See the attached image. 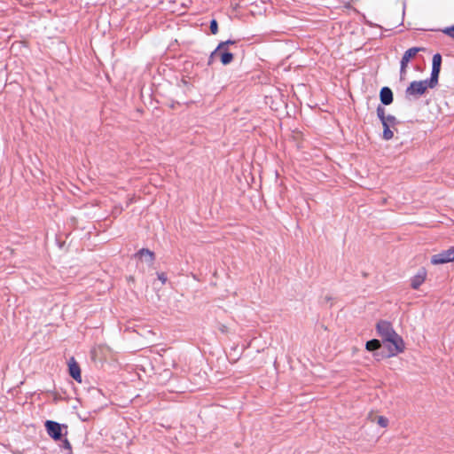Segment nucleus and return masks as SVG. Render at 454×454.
Masks as SVG:
<instances>
[{
  "label": "nucleus",
  "mask_w": 454,
  "mask_h": 454,
  "mask_svg": "<svg viewBox=\"0 0 454 454\" xmlns=\"http://www.w3.org/2000/svg\"><path fill=\"white\" fill-rule=\"evenodd\" d=\"M158 279L162 283L165 284L167 282V276L164 272H158L157 273Z\"/></svg>",
  "instance_id": "4be33fe9"
},
{
  "label": "nucleus",
  "mask_w": 454,
  "mask_h": 454,
  "mask_svg": "<svg viewBox=\"0 0 454 454\" xmlns=\"http://www.w3.org/2000/svg\"><path fill=\"white\" fill-rule=\"evenodd\" d=\"M68 370H69L70 376L74 380H75L78 382L82 381L80 367H79L78 364L74 361V358L70 359V362L68 364Z\"/></svg>",
  "instance_id": "1a4fd4ad"
},
{
  "label": "nucleus",
  "mask_w": 454,
  "mask_h": 454,
  "mask_svg": "<svg viewBox=\"0 0 454 454\" xmlns=\"http://www.w3.org/2000/svg\"><path fill=\"white\" fill-rule=\"evenodd\" d=\"M365 347L368 351H375V350H378L381 347V343L379 340L373 339V340H368L366 342Z\"/></svg>",
  "instance_id": "f8f14e48"
},
{
  "label": "nucleus",
  "mask_w": 454,
  "mask_h": 454,
  "mask_svg": "<svg viewBox=\"0 0 454 454\" xmlns=\"http://www.w3.org/2000/svg\"><path fill=\"white\" fill-rule=\"evenodd\" d=\"M427 277V271L425 269H420L418 273L411 278V286L413 289H419V287L424 283Z\"/></svg>",
  "instance_id": "0eeeda50"
},
{
  "label": "nucleus",
  "mask_w": 454,
  "mask_h": 454,
  "mask_svg": "<svg viewBox=\"0 0 454 454\" xmlns=\"http://www.w3.org/2000/svg\"><path fill=\"white\" fill-rule=\"evenodd\" d=\"M218 58L221 63L226 66L232 62L234 56L229 50H222L218 54Z\"/></svg>",
  "instance_id": "9b49d317"
},
{
  "label": "nucleus",
  "mask_w": 454,
  "mask_h": 454,
  "mask_svg": "<svg viewBox=\"0 0 454 454\" xmlns=\"http://www.w3.org/2000/svg\"><path fill=\"white\" fill-rule=\"evenodd\" d=\"M422 51H424V48L421 47H411L405 51L401 59L403 68H406L410 60Z\"/></svg>",
  "instance_id": "423d86ee"
},
{
  "label": "nucleus",
  "mask_w": 454,
  "mask_h": 454,
  "mask_svg": "<svg viewBox=\"0 0 454 454\" xmlns=\"http://www.w3.org/2000/svg\"><path fill=\"white\" fill-rule=\"evenodd\" d=\"M45 429L47 434L55 441L61 440L63 435L62 434V425L56 421L47 420L45 422Z\"/></svg>",
  "instance_id": "20e7f679"
},
{
  "label": "nucleus",
  "mask_w": 454,
  "mask_h": 454,
  "mask_svg": "<svg viewBox=\"0 0 454 454\" xmlns=\"http://www.w3.org/2000/svg\"><path fill=\"white\" fill-rule=\"evenodd\" d=\"M377 116L380 120L381 123H383V121H385V119L387 116L385 114V108L380 105H379L377 107Z\"/></svg>",
  "instance_id": "dca6fc26"
},
{
  "label": "nucleus",
  "mask_w": 454,
  "mask_h": 454,
  "mask_svg": "<svg viewBox=\"0 0 454 454\" xmlns=\"http://www.w3.org/2000/svg\"><path fill=\"white\" fill-rule=\"evenodd\" d=\"M382 126H383V135H382L383 139L390 140L391 138H393L394 133L390 129L391 126L387 125V123H386L385 121H383Z\"/></svg>",
  "instance_id": "ddd939ff"
},
{
  "label": "nucleus",
  "mask_w": 454,
  "mask_h": 454,
  "mask_svg": "<svg viewBox=\"0 0 454 454\" xmlns=\"http://www.w3.org/2000/svg\"><path fill=\"white\" fill-rule=\"evenodd\" d=\"M405 73H406V68H403L402 62H400V77H401V79H403Z\"/></svg>",
  "instance_id": "5701e85b"
},
{
  "label": "nucleus",
  "mask_w": 454,
  "mask_h": 454,
  "mask_svg": "<svg viewBox=\"0 0 454 454\" xmlns=\"http://www.w3.org/2000/svg\"><path fill=\"white\" fill-rule=\"evenodd\" d=\"M451 262H454V247H451L447 250L435 254L431 257V262L432 264L434 265L443 264Z\"/></svg>",
  "instance_id": "7ed1b4c3"
},
{
  "label": "nucleus",
  "mask_w": 454,
  "mask_h": 454,
  "mask_svg": "<svg viewBox=\"0 0 454 454\" xmlns=\"http://www.w3.org/2000/svg\"><path fill=\"white\" fill-rule=\"evenodd\" d=\"M383 343L388 350L387 356H395L403 352L405 348L403 338L396 333H395L391 338H387Z\"/></svg>",
  "instance_id": "f03ea898"
},
{
  "label": "nucleus",
  "mask_w": 454,
  "mask_h": 454,
  "mask_svg": "<svg viewBox=\"0 0 454 454\" xmlns=\"http://www.w3.org/2000/svg\"><path fill=\"white\" fill-rule=\"evenodd\" d=\"M209 28H210V31H211V33L213 35L217 34V32H218V24H217V21L215 20H212L210 21Z\"/></svg>",
  "instance_id": "aec40b11"
},
{
  "label": "nucleus",
  "mask_w": 454,
  "mask_h": 454,
  "mask_svg": "<svg viewBox=\"0 0 454 454\" xmlns=\"http://www.w3.org/2000/svg\"><path fill=\"white\" fill-rule=\"evenodd\" d=\"M60 448L67 450V454H73L71 443L67 438L62 440Z\"/></svg>",
  "instance_id": "2eb2a0df"
},
{
  "label": "nucleus",
  "mask_w": 454,
  "mask_h": 454,
  "mask_svg": "<svg viewBox=\"0 0 454 454\" xmlns=\"http://www.w3.org/2000/svg\"><path fill=\"white\" fill-rule=\"evenodd\" d=\"M380 102L382 105H384V106L390 105L394 100L393 92H392L391 89L387 86L381 88V90L380 91Z\"/></svg>",
  "instance_id": "6e6552de"
},
{
  "label": "nucleus",
  "mask_w": 454,
  "mask_h": 454,
  "mask_svg": "<svg viewBox=\"0 0 454 454\" xmlns=\"http://www.w3.org/2000/svg\"><path fill=\"white\" fill-rule=\"evenodd\" d=\"M443 34L447 35L450 38L454 39V25L447 27L442 30Z\"/></svg>",
  "instance_id": "6ab92c4d"
},
{
  "label": "nucleus",
  "mask_w": 454,
  "mask_h": 454,
  "mask_svg": "<svg viewBox=\"0 0 454 454\" xmlns=\"http://www.w3.org/2000/svg\"><path fill=\"white\" fill-rule=\"evenodd\" d=\"M235 41L233 40H227V41H223V42H221L219 43V44L217 45L216 47V51H221L222 50H229L228 47L230 45H233L235 44Z\"/></svg>",
  "instance_id": "4468645a"
},
{
  "label": "nucleus",
  "mask_w": 454,
  "mask_h": 454,
  "mask_svg": "<svg viewBox=\"0 0 454 454\" xmlns=\"http://www.w3.org/2000/svg\"><path fill=\"white\" fill-rule=\"evenodd\" d=\"M385 122L389 126H395L398 123V121L394 115L388 114L386 116Z\"/></svg>",
  "instance_id": "f3484780"
},
{
  "label": "nucleus",
  "mask_w": 454,
  "mask_h": 454,
  "mask_svg": "<svg viewBox=\"0 0 454 454\" xmlns=\"http://www.w3.org/2000/svg\"><path fill=\"white\" fill-rule=\"evenodd\" d=\"M220 51H216V48L211 52L209 58H208V60H207V65L208 66H211L213 65L215 58H218V54H219Z\"/></svg>",
  "instance_id": "a211bd4d"
},
{
  "label": "nucleus",
  "mask_w": 454,
  "mask_h": 454,
  "mask_svg": "<svg viewBox=\"0 0 454 454\" xmlns=\"http://www.w3.org/2000/svg\"><path fill=\"white\" fill-rule=\"evenodd\" d=\"M442 66V55L435 53L432 59V71L429 79L413 81L406 89L407 95H423L427 88L434 89L438 84Z\"/></svg>",
  "instance_id": "f257e3e1"
},
{
  "label": "nucleus",
  "mask_w": 454,
  "mask_h": 454,
  "mask_svg": "<svg viewBox=\"0 0 454 454\" xmlns=\"http://www.w3.org/2000/svg\"><path fill=\"white\" fill-rule=\"evenodd\" d=\"M136 256L139 257L142 260H145L147 263L152 264L155 259L153 252L147 248H142L140 249L137 254Z\"/></svg>",
  "instance_id": "9d476101"
},
{
  "label": "nucleus",
  "mask_w": 454,
  "mask_h": 454,
  "mask_svg": "<svg viewBox=\"0 0 454 454\" xmlns=\"http://www.w3.org/2000/svg\"><path fill=\"white\" fill-rule=\"evenodd\" d=\"M376 329L379 335L381 337L382 341H385L387 338H391V336L395 333L392 325L385 320L378 322Z\"/></svg>",
  "instance_id": "39448f33"
},
{
  "label": "nucleus",
  "mask_w": 454,
  "mask_h": 454,
  "mask_svg": "<svg viewBox=\"0 0 454 454\" xmlns=\"http://www.w3.org/2000/svg\"><path fill=\"white\" fill-rule=\"evenodd\" d=\"M377 422L381 427H386L388 425V419L383 416L378 417Z\"/></svg>",
  "instance_id": "412c9836"
}]
</instances>
